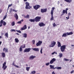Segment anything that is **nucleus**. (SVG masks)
<instances>
[{"mask_svg":"<svg viewBox=\"0 0 74 74\" xmlns=\"http://www.w3.org/2000/svg\"><path fill=\"white\" fill-rule=\"evenodd\" d=\"M73 34V33L72 32H67L66 34L67 36H69L70 35H71Z\"/></svg>","mask_w":74,"mask_h":74,"instance_id":"aec40b11","label":"nucleus"},{"mask_svg":"<svg viewBox=\"0 0 74 74\" xmlns=\"http://www.w3.org/2000/svg\"><path fill=\"white\" fill-rule=\"evenodd\" d=\"M7 14H5V16H4L3 18V20H4V19H5V18H7Z\"/></svg>","mask_w":74,"mask_h":74,"instance_id":"4c0bfd02","label":"nucleus"},{"mask_svg":"<svg viewBox=\"0 0 74 74\" xmlns=\"http://www.w3.org/2000/svg\"><path fill=\"white\" fill-rule=\"evenodd\" d=\"M71 47H74V45H71Z\"/></svg>","mask_w":74,"mask_h":74,"instance_id":"052dcab7","label":"nucleus"},{"mask_svg":"<svg viewBox=\"0 0 74 74\" xmlns=\"http://www.w3.org/2000/svg\"><path fill=\"white\" fill-rule=\"evenodd\" d=\"M67 10H69V9L66 8L65 10V13L66 14H67Z\"/></svg>","mask_w":74,"mask_h":74,"instance_id":"e433bc0d","label":"nucleus"},{"mask_svg":"<svg viewBox=\"0 0 74 74\" xmlns=\"http://www.w3.org/2000/svg\"><path fill=\"white\" fill-rule=\"evenodd\" d=\"M3 52L5 51V53H6V52L8 53V49H6L5 47H4L3 49Z\"/></svg>","mask_w":74,"mask_h":74,"instance_id":"2eb2a0df","label":"nucleus"},{"mask_svg":"<svg viewBox=\"0 0 74 74\" xmlns=\"http://www.w3.org/2000/svg\"><path fill=\"white\" fill-rule=\"evenodd\" d=\"M41 17H40L39 16H36L35 18V22H40V19H41Z\"/></svg>","mask_w":74,"mask_h":74,"instance_id":"20e7f679","label":"nucleus"},{"mask_svg":"<svg viewBox=\"0 0 74 74\" xmlns=\"http://www.w3.org/2000/svg\"><path fill=\"white\" fill-rule=\"evenodd\" d=\"M40 7H41V6L38 5H36L33 6L34 8L36 10H37Z\"/></svg>","mask_w":74,"mask_h":74,"instance_id":"6e6552de","label":"nucleus"},{"mask_svg":"<svg viewBox=\"0 0 74 74\" xmlns=\"http://www.w3.org/2000/svg\"><path fill=\"white\" fill-rule=\"evenodd\" d=\"M29 16H30L28 14L26 16L24 15V17L25 18H27L28 19L29 18Z\"/></svg>","mask_w":74,"mask_h":74,"instance_id":"393cba45","label":"nucleus"},{"mask_svg":"<svg viewBox=\"0 0 74 74\" xmlns=\"http://www.w3.org/2000/svg\"><path fill=\"white\" fill-rule=\"evenodd\" d=\"M71 15V13L70 12H69L68 13V18H67V20L69 19V18H70V17L69 16H70V15Z\"/></svg>","mask_w":74,"mask_h":74,"instance_id":"473e14b6","label":"nucleus"},{"mask_svg":"<svg viewBox=\"0 0 74 74\" xmlns=\"http://www.w3.org/2000/svg\"><path fill=\"white\" fill-rule=\"evenodd\" d=\"M29 21L31 22H35V18L34 19H30L29 20Z\"/></svg>","mask_w":74,"mask_h":74,"instance_id":"bb28decb","label":"nucleus"},{"mask_svg":"<svg viewBox=\"0 0 74 74\" xmlns=\"http://www.w3.org/2000/svg\"><path fill=\"white\" fill-rule=\"evenodd\" d=\"M15 41L16 42H17V43H18V42H19V40L17 38H15Z\"/></svg>","mask_w":74,"mask_h":74,"instance_id":"7c9ffc66","label":"nucleus"},{"mask_svg":"<svg viewBox=\"0 0 74 74\" xmlns=\"http://www.w3.org/2000/svg\"><path fill=\"white\" fill-rule=\"evenodd\" d=\"M12 8H11L10 9V13H11L12 12Z\"/></svg>","mask_w":74,"mask_h":74,"instance_id":"8fccbe9b","label":"nucleus"},{"mask_svg":"<svg viewBox=\"0 0 74 74\" xmlns=\"http://www.w3.org/2000/svg\"><path fill=\"white\" fill-rule=\"evenodd\" d=\"M15 67H16L17 68H19V66H18V65H16L15 66Z\"/></svg>","mask_w":74,"mask_h":74,"instance_id":"4d7b16f0","label":"nucleus"},{"mask_svg":"<svg viewBox=\"0 0 74 74\" xmlns=\"http://www.w3.org/2000/svg\"><path fill=\"white\" fill-rule=\"evenodd\" d=\"M12 65H13V66H15L16 65H15V64L14 63V62H13L12 64Z\"/></svg>","mask_w":74,"mask_h":74,"instance_id":"5fc2aeb1","label":"nucleus"},{"mask_svg":"<svg viewBox=\"0 0 74 74\" xmlns=\"http://www.w3.org/2000/svg\"><path fill=\"white\" fill-rule=\"evenodd\" d=\"M59 56L60 58H62L63 56V54L62 53H59Z\"/></svg>","mask_w":74,"mask_h":74,"instance_id":"2f4dec72","label":"nucleus"},{"mask_svg":"<svg viewBox=\"0 0 74 74\" xmlns=\"http://www.w3.org/2000/svg\"><path fill=\"white\" fill-rule=\"evenodd\" d=\"M49 66L50 67V69H55V68H54V66L50 65H49Z\"/></svg>","mask_w":74,"mask_h":74,"instance_id":"b1692460","label":"nucleus"},{"mask_svg":"<svg viewBox=\"0 0 74 74\" xmlns=\"http://www.w3.org/2000/svg\"><path fill=\"white\" fill-rule=\"evenodd\" d=\"M32 49L33 51H39V49L38 48H32Z\"/></svg>","mask_w":74,"mask_h":74,"instance_id":"dca6fc26","label":"nucleus"},{"mask_svg":"<svg viewBox=\"0 0 74 74\" xmlns=\"http://www.w3.org/2000/svg\"><path fill=\"white\" fill-rule=\"evenodd\" d=\"M32 43L33 44H35V40H32Z\"/></svg>","mask_w":74,"mask_h":74,"instance_id":"ea45409f","label":"nucleus"},{"mask_svg":"<svg viewBox=\"0 0 74 74\" xmlns=\"http://www.w3.org/2000/svg\"><path fill=\"white\" fill-rule=\"evenodd\" d=\"M24 1L25 2H26V1H27V0H24Z\"/></svg>","mask_w":74,"mask_h":74,"instance_id":"0e129e2a","label":"nucleus"},{"mask_svg":"<svg viewBox=\"0 0 74 74\" xmlns=\"http://www.w3.org/2000/svg\"><path fill=\"white\" fill-rule=\"evenodd\" d=\"M56 53V52L55 51V52H53V53H51V55H54V53Z\"/></svg>","mask_w":74,"mask_h":74,"instance_id":"6e6d98bb","label":"nucleus"},{"mask_svg":"<svg viewBox=\"0 0 74 74\" xmlns=\"http://www.w3.org/2000/svg\"><path fill=\"white\" fill-rule=\"evenodd\" d=\"M2 54V56L3 57V58H4L5 57V53L4 52H2L1 53Z\"/></svg>","mask_w":74,"mask_h":74,"instance_id":"cd10ccee","label":"nucleus"},{"mask_svg":"<svg viewBox=\"0 0 74 74\" xmlns=\"http://www.w3.org/2000/svg\"><path fill=\"white\" fill-rule=\"evenodd\" d=\"M6 62H4V63L3 64L2 68L3 69V70H5L7 68V66H6Z\"/></svg>","mask_w":74,"mask_h":74,"instance_id":"0eeeda50","label":"nucleus"},{"mask_svg":"<svg viewBox=\"0 0 74 74\" xmlns=\"http://www.w3.org/2000/svg\"><path fill=\"white\" fill-rule=\"evenodd\" d=\"M30 50H32V49L30 48H26L24 50L23 52H29L30 51Z\"/></svg>","mask_w":74,"mask_h":74,"instance_id":"1a4fd4ad","label":"nucleus"},{"mask_svg":"<svg viewBox=\"0 0 74 74\" xmlns=\"http://www.w3.org/2000/svg\"><path fill=\"white\" fill-rule=\"evenodd\" d=\"M63 15H64V14L62 13V14H61V16H62Z\"/></svg>","mask_w":74,"mask_h":74,"instance_id":"69168bd1","label":"nucleus"},{"mask_svg":"<svg viewBox=\"0 0 74 74\" xmlns=\"http://www.w3.org/2000/svg\"><path fill=\"white\" fill-rule=\"evenodd\" d=\"M3 37L1 36H0V38H1Z\"/></svg>","mask_w":74,"mask_h":74,"instance_id":"338daca9","label":"nucleus"},{"mask_svg":"<svg viewBox=\"0 0 74 74\" xmlns=\"http://www.w3.org/2000/svg\"><path fill=\"white\" fill-rule=\"evenodd\" d=\"M65 1H66L67 3H71L72 2V0H64Z\"/></svg>","mask_w":74,"mask_h":74,"instance_id":"412c9836","label":"nucleus"},{"mask_svg":"<svg viewBox=\"0 0 74 74\" xmlns=\"http://www.w3.org/2000/svg\"><path fill=\"white\" fill-rule=\"evenodd\" d=\"M52 74H55V73L54 72V71H53L52 73Z\"/></svg>","mask_w":74,"mask_h":74,"instance_id":"13d9d810","label":"nucleus"},{"mask_svg":"<svg viewBox=\"0 0 74 74\" xmlns=\"http://www.w3.org/2000/svg\"><path fill=\"white\" fill-rule=\"evenodd\" d=\"M26 6L25 9H29L31 8V6H30V4L27 2H26L25 3Z\"/></svg>","mask_w":74,"mask_h":74,"instance_id":"f03ea898","label":"nucleus"},{"mask_svg":"<svg viewBox=\"0 0 74 74\" xmlns=\"http://www.w3.org/2000/svg\"><path fill=\"white\" fill-rule=\"evenodd\" d=\"M57 44H58V47H61V43H60V42H57Z\"/></svg>","mask_w":74,"mask_h":74,"instance_id":"6ab92c4d","label":"nucleus"},{"mask_svg":"<svg viewBox=\"0 0 74 74\" xmlns=\"http://www.w3.org/2000/svg\"><path fill=\"white\" fill-rule=\"evenodd\" d=\"M10 32H16V31H15V29H11L10 30Z\"/></svg>","mask_w":74,"mask_h":74,"instance_id":"c03bdc74","label":"nucleus"},{"mask_svg":"<svg viewBox=\"0 0 74 74\" xmlns=\"http://www.w3.org/2000/svg\"><path fill=\"white\" fill-rule=\"evenodd\" d=\"M32 74H35L36 73V71H33L31 72Z\"/></svg>","mask_w":74,"mask_h":74,"instance_id":"a19ab883","label":"nucleus"},{"mask_svg":"<svg viewBox=\"0 0 74 74\" xmlns=\"http://www.w3.org/2000/svg\"><path fill=\"white\" fill-rule=\"evenodd\" d=\"M62 12L64 14L66 13V10H63L62 11Z\"/></svg>","mask_w":74,"mask_h":74,"instance_id":"37998d69","label":"nucleus"},{"mask_svg":"<svg viewBox=\"0 0 74 74\" xmlns=\"http://www.w3.org/2000/svg\"><path fill=\"white\" fill-rule=\"evenodd\" d=\"M12 5V3L10 5H9L8 6V8H9V7H11Z\"/></svg>","mask_w":74,"mask_h":74,"instance_id":"de8ad7c7","label":"nucleus"},{"mask_svg":"<svg viewBox=\"0 0 74 74\" xmlns=\"http://www.w3.org/2000/svg\"><path fill=\"white\" fill-rule=\"evenodd\" d=\"M55 69H56L57 70H60V69H62V67H55Z\"/></svg>","mask_w":74,"mask_h":74,"instance_id":"c756f323","label":"nucleus"},{"mask_svg":"<svg viewBox=\"0 0 74 74\" xmlns=\"http://www.w3.org/2000/svg\"><path fill=\"white\" fill-rule=\"evenodd\" d=\"M20 47H21L22 48H25V44L21 45Z\"/></svg>","mask_w":74,"mask_h":74,"instance_id":"72a5a7b5","label":"nucleus"},{"mask_svg":"<svg viewBox=\"0 0 74 74\" xmlns=\"http://www.w3.org/2000/svg\"><path fill=\"white\" fill-rule=\"evenodd\" d=\"M20 21H21V22H23V20L22 19Z\"/></svg>","mask_w":74,"mask_h":74,"instance_id":"e2e57ef3","label":"nucleus"},{"mask_svg":"<svg viewBox=\"0 0 74 74\" xmlns=\"http://www.w3.org/2000/svg\"><path fill=\"white\" fill-rule=\"evenodd\" d=\"M67 33H64L62 35V37H67Z\"/></svg>","mask_w":74,"mask_h":74,"instance_id":"4be33fe9","label":"nucleus"},{"mask_svg":"<svg viewBox=\"0 0 74 74\" xmlns=\"http://www.w3.org/2000/svg\"><path fill=\"white\" fill-rule=\"evenodd\" d=\"M3 24L4 26L6 25V23L3 21V20H1L0 22V27H1L3 26Z\"/></svg>","mask_w":74,"mask_h":74,"instance_id":"39448f33","label":"nucleus"},{"mask_svg":"<svg viewBox=\"0 0 74 74\" xmlns=\"http://www.w3.org/2000/svg\"><path fill=\"white\" fill-rule=\"evenodd\" d=\"M19 51L20 52H22V48L21 47H20V48Z\"/></svg>","mask_w":74,"mask_h":74,"instance_id":"58836bf2","label":"nucleus"},{"mask_svg":"<svg viewBox=\"0 0 74 74\" xmlns=\"http://www.w3.org/2000/svg\"><path fill=\"white\" fill-rule=\"evenodd\" d=\"M2 12V10L1 9L0 10V14Z\"/></svg>","mask_w":74,"mask_h":74,"instance_id":"bf43d9fd","label":"nucleus"},{"mask_svg":"<svg viewBox=\"0 0 74 74\" xmlns=\"http://www.w3.org/2000/svg\"><path fill=\"white\" fill-rule=\"evenodd\" d=\"M74 71L73 70L71 72V74H73V73H74Z\"/></svg>","mask_w":74,"mask_h":74,"instance_id":"864d4df0","label":"nucleus"},{"mask_svg":"<svg viewBox=\"0 0 74 74\" xmlns=\"http://www.w3.org/2000/svg\"><path fill=\"white\" fill-rule=\"evenodd\" d=\"M30 67H26V70L27 71H29V69H30Z\"/></svg>","mask_w":74,"mask_h":74,"instance_id":"c9c22d12","label":"nucleus"},{"mask_svg":"<svg viewBox=\"0 0 74 74\" xmlns=\"http://www.w3.org/2000/svg\"><path fill=\"white\" fill-rule=\"evenodd\" d=\"M17 23L18 24H22L21 21H18V22H17Z\"/></svg>","mask_w":74,"mask_h":74,"instance_id":"a18cd8bd","label":"nucleus"},{"mask_svg":"<svg viewBox=\"0 0 74 74\" xmlns=\"http://www.w3.org/2000/svg\"><path fill=\"white\" fill-rule=\"evenodd\" d=\"M64 60L65 61H69V60L66 58H64Z\"/></svg>","mask_w":74,"mask_h":74,"instance_id":"09e8293b","label":"nucleus"},{"mask_svg":"<svg viewBox=\"0 0 74 74\" xmlns=\"http://www.w3.org/2000/svg\"><path fill=\"white\" fill-rule=\"evenodd\" d=\"M1 43H2V42H1V41H0V46L1 45Z\"/></svg>","mask_w":74,"mask_h":74,"instance_id":"680f3d73","label":"nucleus"},{"mask_svg":"<svg viewBox=\"0 0 74 74\" xmlns=\"http://www.w3.org/2000/svg\"><path fill=\"white\" fill-rule=\"evenodd\" d=\"M16 34H17V35H19V34L18 33H17Z\"/></svg>","mask_w":74,"mask_h":74,"instance_id":"774afa93","label":"nucleus"},{"mask_svg":"<svg viewBox=\"0 0 74 74\" xmlns=\"http://www.w3.org/2000/svg\"><path fill=\"white\" fill-rule=\"evenodd\" d=\"M27 29V26H26V25H24L23 27H21V29H20V30L22 31L23 30H25V29Z\"/></svg>","mask_w":74,"mask_h":74,"instance_id":"ddd939ff","label":"nucleus"},{"mask_svg":"<svg viewBox=\"0 0 74 74\" xmlns=\"http://www.w3.org/2000/svg\"><path fill=\"white\" fill-rule=\"evenodd\" d=\"M15 24V22L13 21L11 23V25L12 26H14Z\"/></svg>","mask_w":74,"mask_h":74,"instance_id":"c85d7f7f","label":"nucleus"},{"mask_svg":"<svg viewBox=\"0 0 74 74\" xmlns=\"http://www.w3.org/2000/svg\"><path fill=\"white\" fill-rule=\"evenodd\" d=\"M38 25L40 27H43V26H45V24L43 22H40L39 23Z\"/></svg>","mask_w":74,"mask_h":74,"instance_id":"9d476101","label":"nucleus"},{"mask_svg":"<svg viewBox=\"0 0 74 74\" xmlns=\"http://www.w3.org/2000/svg\"><path fill=\"white\" fill-rule=\"evenodd\" d=\"M66 45H63L61 46L60 49L61 52H63L64 51L65 49H66Z\"/></svg>","mask_w":74,"mask_h":74,"instance_id":"7ed1b4c3","label":"nucleus"},{"mask_svg":"<svg viewBox=\"0 0 74 74\" xmlns=\"http://www.w3.org/2000/svg\"><path fill=\"white\" fill-rule=\"evenodd\" d=\"M12 11H13V12H17V11L15 10L14 9H13L12 10Z\"/></svg>","mask_w":74,"mask_h":74,"instance_id":"3c124183","label":"nucleus"},{"mask_svg":"<svg viewBox=\"0 0 74 74\" xmlns=\"http://www.w3.org/2000/svg\"><path fill=\"white\" fill-rule=\"evenodd\" d=\"M23 37L24 38H26L27 37V34L24 33L23 35Z\"/></svg>","mask_w":74,"mask_h":74,"instance_id":"a878e982","label":"nucleus"},{"mask_svg":"<svg viewBox=\"0 0 74 74\" xmlns=\"http://www.w3.org/2000/svg\"><path fill=\"white\" fill-rule=\"evenodd\" d=\"M5 36H6L7 38H8V33H5Z\"/></svg>","mask_w":74,"mask_h":74,"instance_id":"f704fd0d","label":"nucleus"},{"mask_svg":"<svg viewBox=\"0 0 74 74\" xmlns=\"http://www.w3.org/2000/svg\"><path fill=\"white\" fill-rule=\"evenodd\" d=\"M14 17L15 18L16 20L18 19V16L17 14H14Z\"/></svg>","mask_w":74,"mask_h":74,"instance_id":"f3484780","label":"nucleus"},{"mask_svg":"<svg viewBox=\"0 0 74 74\" xmlns=\"http://www.w3.org/2000/svg\"><path fill=\"white\" fill-rule=\"evenodd\" d=\"M42 41L39 40L38 42L36 44V46L37 47L40 46V45H41L42 44Z\"/></svg>","mask_w":74,"mask_h":74,"instance_id":"9b49d317","label":"nucleus"},{"mask_svg":"<svg viewBox=\"0 0 74 74\" xmlns=\"http://www.w3.org/2000/svg\"><path fill=\"white\" fill-rule=\"evenodd\" d=\"M17 32L18 33H21V31H20V30H18L17 31Z\"/></svg>","mask_w":74,"mask_h":74,"instance_id":"603ef678","label":"nucleus"},{"mask_svg":"<svg viewBox=\"0 0 74 74\" xmlns=\"http://www.w3.org/2000/svg\"><path fill=\"white\" fill-rule=\"evenodd\" d=\"M51 17L50 20L51 21H53V20H54V19L53 16V14L51 13Z\"/></svg>","mask_w":74,"mask_h":74,"instance_id":"a211bd4d","label":"nucleus"},{"mask_svg":"<svg viewBox=\"0 0 74 74\" xmlns=\"http://www.w3.org/2000/svg\"><path fill=\"white\" fill-rule=\"evenodd\" d=\"M40 53L41 54H42V48L40 50Z\"/></svg>","mask_w":74,"mask_h":74,"instance_id":"49530a36","label":"nucleus"},{"mask_svg":"<svg viewBox=\"0 0 74 74\" xmlns=\"http://www.w3.org/2000/svg\"><path fill=\"white\" fill-rule=\"evenodd\" d=\"M53 25L54 27H55L56 26H57L56 25V24L55 23L53 24Z\"/></svg>","mask_w":74,"mask_h":74,"instance_id":"79ce46f5","label":"nucleus"},{"mask_svg":"<svg viewBox=\"0 0 74 74\" xmlns=\"http://www.w3.org/2000/svg\"><path fill=\"white\" fill-rule=\"evenodd\" d=\"M55 61H56V59L55 58H53L50 61L49 63L48 62L46 63V66H48V65H49V63H50V64H53V62H55Z\"/></svg>","mask_w":74,"mask_h":74,"instance_id":"f257e3e1","label":"nucleus"},{"mask_svg":"<svg viewBox=\"0 0 74 74\" xmlns=\"http://www.w3.org/2000/svg\"><path fill=\"white\" fill-rule=\"evenodd\" d=\"M40 11L41 13H44V12H46L47 11V9H41Z\"/></svg>","mask_w":74,"mask_h":74,"instance_id":"f8f14e48","label":"nucleus"},{"mask_svg":"<svg viewBox=\"0 0 74 74\" xmlns=\"http://www.w3.org/2000/svg\"><path fill=\"white\" fill-rule=\"evenodd\" d=\"M54 10H55V8L53 7L51 11V14H53V11H54Z\"/></svg>","mask_w":74,"mask_h":74,"instance_id":"5701e85b","label":"nucleus"},{"mask_svg":"<svg viewBox=\"0 0 74 74\" xmlns=\"http://www.w3.org/2000/svg\"><path fill=\"white\" fill-rule=\"evenodd\" d=\"M36 57V56H33L32 55L30 56L29 59V60H33V59H34V58H35Z\"/></svg>","mask_w":74,"mask_h":74,"instance_id":"4468645a","label":"nucleus"},{"mask_svg":"<svg viewBox=\"0 0 74 74\" xmlns=\"http://www.w3.org/2000/svg\"><path fill=\"white\" fill-rule=\"evenodd\" d=\"M56 42L53 40L51 42V45H50V47H53L54 46L56 45Z\"/></svg>","mask_w":74,"mask_h":74,"instance_id":"423d86ee","label":"nucleus"}]
</instances>
